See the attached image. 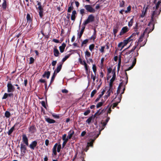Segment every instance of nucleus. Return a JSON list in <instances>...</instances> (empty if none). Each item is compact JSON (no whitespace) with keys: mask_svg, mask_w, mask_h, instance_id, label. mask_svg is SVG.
Wrapping results in <instances>:
<instances>
[{"mask_svg":"<svg viewBox=\"0 0 161 161\" xmlns=\"http://www.w3.org/2000/svg\"><path fill=\"white\" fill-rule=\"evenodd\" d=\"M91 55V53L88 51H86L85 52V57L86 58V59L87 60V58H86V57H90Z\"/></svg>","mask_w":161,"mask_h":161,"instance_id":"37","label":"nucleus"},{"mask_svg":"<svg viewBox=\"0 0 161 161\" xmlns=\"http://www.w3.org/2000/svg\"><path fill=\"white\" fill-rule=\"evenodd\" d=\"M57 148V151L58 153H59L60 151V150L61 148V144H58Z\"/></svg>","mask_w":161,"mask_h":161,"instance_id":"46","label":"nucleus"},{"mask_svg":"<svg viewBox=\"0 0 161 161\" xmlns=\"http://www.w3.org/2000/svg\"><path fill=\"white\" fill-rule=\"evenodd\" d=\"M45 120L47 122L50 124L54 123L56 122V121L54 120L51 119L47 117L45 118Z\"/></svg>","mask_w":161,"mask_h":161,"instance_id":"24","label":"nucleus"},{"mask_svg":"<svg viewBox=\"0 0 161 161\" xmlns=\"http://www.w3.org/2000/svg\"><path fill=\"white\" fill-rule=\"evenodd\" d=\"M26 146L22 143L20 144V150L22 155H24L26 153Z\"/></svg>","mask_w":161,"mask_h":161,"instance_id":"9","label":"nucleus"},{"mask_svg":"<svg viewBox=\"0 0 161 161\" xmlns=\"http://www.w3.org/2000/svg\"><path fill=\"white\" fill-rule=\"evenodd\" d=\"M148 29V28H146L145 30H144V32L141 35V36H140V37H139L138 40V42H137V44H139V42H142V41H143V38L144 37V35H145V34L146 33H147V29Z\"/></svg>","mask_w":161,"mask_h":161,"instance_id":"12","label":"nucleus"},{"mask_svg":"<svg viewBox=\"0 0 161 161\" xmlns=\"http://www.w3.org/2000/svg\"><path fill=\"white\" fill-rule=\"evenodd\" d=\"M136 58H134V60H133V61L132 62V65L128 69H127L125 71H129L131 69H132L133 67L135 66V65L136 63Z\"/></svg>","mask_w":161,"mask_h":161,"instance_id":"20","label":"nucleus"},{"mask_svg":"<svg viewBox=\"0 0 161 161\" xmlns=\"http://www.w3.org/2000/svg\"><path fill=\"white\" fill-rule=\"evenodd\" d=\"M88 39H86L84 40L82 42V46L86 44L88 42Z\"/></svg>","mask_w":161,"mask_h":161,"instance_id":"49","label":"nucleus"},{"mask_svg":"<svg viewBox=\"0 0 161 161\" xmlns=\"http://www.w3.org/2000/svg\"><path fill=\"white\" fill-rule=\"evenodd\" d=\"M133 40V39H130V37H129L127 40H124L123 42V45L122 46V48H123L129 42H130L131 41H132Z\"/></svg>","mask_w":161,"mask_h":161,"instance_id":"18","label":"nucleus"},{"mask_svg":"<svg viewBox=\"0 0 161 161\" xmlns=\"http://www.w3.org/2000/svg\"><path fill=\"white\" fill-rule=\"evenodd\" d=\"M85 27L86 25H83V26L82 27L81 29L80 33L79 34V33H78V37L79 39L80 38L81 36H82V35L84 32L85 29Z\"/></svg>","mask_w":161,"mask_h":161,"instance_id":"23","label":"nucleus"},{"mask_svg":"<svg viewBox=\"0 0 161 161\" xmlns=\"http://www.w3.org/2000/svg\"><path fill=\"white\" fill-rule=\"evenodd\" d=\"M38 141L37 140H35L32 141L31 143L29 146L30 148L32 150H34L37 145Z\"/></svg>","mask_w":161,"mask_h":161,"instance_id":"7","label":"nucleus"},{"mask_svg":"<svg viewBox=\"0 0 161 161\" xmlns=\"http://www.w3.org/2000/svg\"><path fill=\"white\" fill-rule=\"evenodd\" d=\"M83 63H84V67H85V69L86 71H88V66H87V65L86 63V62L85 61H83Z\"/></svg>","mask_w":161,"mask_h":161,"instance_id":"50","label":"nucleus"},{"mask_svg":"<svg viewBox=\"0 0 161 161\" xmlns=\"http://www.w3.org/2000/svg\"><path fill=\"white\" fill-rule=\"evenodd\" d=\"M97 92V91L95 89L93 90L91 94V97L92 98V97Z\"/></svg>","mask_w":161,"mask_h":161,"instance_id":"41","label":"nucleus"},{"mask_svg":"<svg viewBox=\"0 0 161 161\" xmlns=\"http://www.w3.org/2000/svg\"><path fill=\"white\" fill-rule=\"evenodd\" d=\"M100 124L102 125V126H100V129L99 130L100 132H99V133L98 134L99 135L100 134V132L104 129V128L105 127V126H106V123H102L101 122Z\"/></svg>","mask_w":161,"mask_h":161,"instance_id":"31","label":"nucleus"},{"mask_svg":"<svg viewBox=\"0 0 161 161\" xmlns=\"http://www.w3.org/2000/svg\"><path fill=\"white\" fill-rule=\"evenodd\" d=\"M122 98V96L121 95H119V97H118L119 101L115 103H114L112 105H111L110 107H112L113 109L114 108L116 107L118 105V103L121 101V98Z\"/></svg>","mask_w":161,"mask_h":161,"instance_id":"13","label":"nucleus"},{"mask_svg":"<svg viewBox=\"0 0 161 161\" xmlns=\"http://www.w3.org/2000/svg\"><path fill=\"white\" fill-rule=\"evenodd\" d=\"M50 75V72L49 71H45L42 75V77L43 78L46 77L47 79H48Z\"/></svg>","mask_w":161,"mask_h":161,"instance_id":"26","label":"nucleus"},{"mask_svg":"<svg viewBox=\"0 0 161 161\" xmlns=\"http://www.w3.org/2000/svg\"><path fill=\"white\" fill-rule=\"evenodd\" d=\"M135 31L136 32V33H133L129 37H130V39H133L134 38V40H135L136 38V35H138L139 34V32H138V31L137 30H135Z\"/></svg>","mask_w":161,"mask_h":161,"instance_id":"22","label":"nucleus"},{"mask_svg":"<svg viewBox=\"0 0 161 161\" xmlns=\"http://www.w3.org/2000/svg\"><path fill=\"white\" fill-rule=\"evenodd\" d=\"M34 58L32 57H30V58L29 64H32L34 62Z\"/></svg>","mask_w":161,"mask_h":161,"instance_id":"48","label":"nucleus"},{"mask_svg":"<svg viewBox=\"0 0 161 161\" xmlns=\"http://www.w3.org/2000/svg\"><path fill=\"white\" fill-rule=\"evenodd\" d=\"M66 134L62 136V140L64 141H66L68 142L69 139L68 137L67 138H66Z\"/></svg>","mask_w":161,"mask_h":161,"instance_id":"44","label":"nucleus"},{"mask_svg":"<svg viewBox=\"0 0 161 161\" xmlns=\"http://www.w3.org/2000/svg\"><path fill=\"white\" fill-rule=\"evenodd\" d=\"M63 93H67L68 92V91L67 90L64 89H62L61 91Z\"/></svg>","mask_w":161,"mask_h":161,"instance_id":"62","label":"nucleus"},{"mask_svg":"<svg viewBox=\"0 0 161 161\" xmlns=\"http://www.w3.org/2000/svg\"><path fill=\"white\" fill-rule=\"evenodd\" d=\"M70 15L69 14H68L66 16V18L67 19L66 20V21L67 22V24H68L70 22L69 20H70V17L69 16V15Z\"/></svg>","mask_w":161,"mask_h":161,"instance_id":"53","label":"nucleus"},{"mask_svg":"<svg viewBox=\"0 0 161 161\" xmlns=\"http://www.w3.org/2000/svg\"><path fill=\"white\" fill-rule=\"evenodd\" d=\"M131 9V6L130 5L127 8V9L126 10H125V12L126 13H128V12H129L130 11Z\"/></svg>","mask_w":161,"mask_h":161,"instance_id":"47","label":"nucleus"},{"mask_svg":"<svg viewBox=\"0 0 161 161\" xmlns=\"http://www.w3.org/2000/svg\"><path fill=\"white\" fill-rule=\"evenodd\" d=\"M113 88L112 87H109V90L107 91V94L108 97H109L111 94V93L112 92L113 93Z\"/></svg>","mask_w":161,"mask_h":161,"instance_id":"36","label":"nucleus"},{"mask_svg":"<svg viewBox=\"0 0 161 161\" xmlns=\"http://www.w3.org/2000/svg\"><path fill=\"white\" fill-rule=\"evenodd\" d=\"M52 116L54 118H56L57 119H58L60 117L59 115H56L54 114H52Z\"/></svg>","mask_w":161,"mask_h":161,"instance_id":"64","label":"nucleus"},{"mask_svg":"<svg viewBox=\"0 0 161 161\" xmlns=\"http://www.w3.org/2000/svg\"><path fill=\"white\" fill-rule=\"evenodd\" d=\"M37 130L36 128L35 125H33L30 126L28 128L29 132L33 134L36 132Z\"/></svg>","mask_w":161,"mask_h":161,"instance_id":"6","label":"nucleus"},{"mask_svg":"<svg viewBox=\"0 0 161 161\" xmlns=\"http://www.w3.org/2000/svg\"><path fill=\"white\" fill-rule=\"evenodd\" d=\"M86 12L91 13H94L96 12V10L93 8L92 5L91 4L85 5L84 6Z\"/></svg>","mask_w":161,"mask_h":161,"instance_id":"3","label":"nucleus"},{"mask_svg":"<svg viewBox=\"0 0 161 161\" xmlns=\"http://www.w3.org/2000/svg\"><path fill=\"white\" fill-rule=\"evenodd\" d=\"M149 27H147L148 28V29H147V36H148V34L150 33V32H149V31H150V29H152V26L151 25H149Z\"/></svg>","mask_w":161,"mask_h":161,"instance_id":"58","label":"nucleus"},{"mask_svg":"<svg viewBox=\"0 0 161 161\" xmlns=\"http://www.w3.org/2000/svg\"><path fill=\"white\" fill-rule=\"evenodd\" d=\"M102 95H101L100 94H99L98 96V97L95 100V103L97 102H98L100 98L102 97Z\"/></svg>","mask_w":161,"mask_h":161,"instance_id":"55","label":"nucleus"},{"mask_svg":"<svg viewBox=\"0 0 161 161\" xmlns=\"http://www.w3.org/2000/svg\"><path fill=\"white\" fill-rule=\"evenodd\" d=\"M57 146V143H55L52 149V155L53 156H56L57 154V150L56 149Z\"/></svg>","mask_w":161,"mask_h":161,"instance_id":"15","label":"nucleus"},{"mask_svg":"<svg viewBox=\"0 0 161 161\" xmlns=\"http://www.w3.org/2000/svg\"><path fill=\"white\" fill-rule=\"evenodd\" d=\"M105 100H103V99L102 100L101 102H99L96 105L97 108H98L102 107L104 103Z\"/></svg>","mask_w":161,"mask_h":161,"instance_id":"29","label":"nucleus"},{"mask_svg":"<svg viewBox=\"0 0 161 161\" xmlns=\"http://www.w3.org/2000/svg\"><path fill=\"white\" fill-rule=\"evenodd\" d=\"M138 46V44H137L136 45H135L133 47L131 50H129L128 52H126L125 54L126 55H128L130 54V53H131L132 54H133V53L136 49Z\"/></svg>","mask_w":161,"mask_h":161,"instance_id":"17","label":"nucleus"},{"mask_svg":"<svg viewBox=\"0 0 161 161\" xmlns=\"http://www.w3.org/2000/svg\"><path fill=\"white\" fill-rule=\"evenodd\" d=\"M147 9H148L147 7L146 8H145L144 7L143 10L142 11V14L141 15H140V17H141L142 18H143L145 16V15L146 14V13L147 12Z\"/></svg>","mask_w":161,"mask_h":161,"instance_id":"28","label":"nucleus"},{"mask_svg":"<svg viewBox=\"0 0 161 161\" xmlns=\"http://www.w3.org/2000/svg\"><path fill=\"white\" fill-rule=\"evenodd\" d=\"M62 65L63 63H60L59 65L57 66L56 69L55 70V72L56 71L57 73H58L60 71L62 67Z\"/></svg>","mask_w":161,"mask_h":161,"instance_id":"32","label":"nucleus"},{"mask_svg":"<svg viewBox=\"0 0 161 161\" xmlns=\"http://www.w3.org/2000/svg\"><path fill=\"white\" fill-rule=\"evenodd\" d=\"M7 93H5L4 94L3 96V97L2 99H6L8 97Z\"/></svg>","mask_w":161,"mask_h":161,"instance_id":"61","label":"nucleus"},{"mask_svg":"<svg viewBox=\"0 0 161 161\" xmlns=\"http://www.w3.org/2000/svg\"><path fill=\"white\" fill-rule=\"evenodd\" d=\"M53 52L54 55L56 57H58L60 53H59L58 50L57 48V47L54 46L53 48Z\"/></svg>","mask_w":161,"mask_h":161,"instance_id":"16","label":"nucleus"},{"mask_svg":"<svg viewBox=\"0 0 161 161\" xmlns=\"http://www.w3.org/2000/svg\"><path fill=\"white\" fill-rule=\"evenodd\" d=\"M94 47L95 45L93 44H92L89 46V49L91 51H92L94 49Z\"/></svg>","mask_w":161,"mask_h":161,"instance_id":"45","label":"nucleus"},{"mask_svg":"<svg viewBox=\"0 0 161 161\" xmlns=\"http://www.w3.org/2000/svg\"><path fill=\"white\" fill-rule=\"evenodd\" d=\"M36 8L37 9L39 10L38 12L40 17L42 19L43 16L44 9L43 6L41 7H37L36 6Z\"/></svg>","mask_w":161,"mask_h":161,"instance_id":"5","label":"nucleus"},{"mask_svg":"<svg viewBox=\"0 0 161 161\" xmlns=\"http://www.w3.org/2000/svg\"><path fill=\"white\" fill-rule=\"evenodd\" d=\"M120 3L119 4V6L120 7L123 8L125 6V2L123 1H119Z\"/></svg>","mask_w":161,"mask_h":161,"instance_id":"38","label":"nucleus"},{"mask_svg":"<svg viewBox=\"0 0 161 161\" xmlns=\"http://www.w3.org/2000/svg\"><path fill=\"white\" fill-rule=\"evenodd\" d=\"M22 140L23 142L25 144L28 146L29 145V143H28V139L25 134H23L22 135Z\"/></svg>","mask_w":161,"mask_h":161,"instance_id":"14","label":"nucleus"},{"mask_svg":"<svg viewBox=\"0 0 161 161\" xmlns=\"http://www.w3.org/2000/svg\"><path fill=\"white\" fill-rule=\"evenodd\" d=\"M134 22V18L133 17L132 18L129 22L128 24V26L129 27H131L133 25V23Z\"/></svg>","mask_w":161,"mask_h":161,"instance_id":"35","label":"nucleus"},{"mask_svg":"<svg viewBox=\"0 0 161 161\" xmlns=\"http://www.w3.org/2000/svg\"><path fill=\"white\" fill-rule=\"evenodd\" d=\"M92 69L93 72L95 74V75H96V71H97V68L95 64H93L92 65Z\"/></svg>","mask_w":161,"mask_h":161,"instance_id":"42","label":"nucleus"},{"mask_svg":"<svg viewBox=\"0 0 161 161\" xmlns=\"http://www.w3.org/2000/svg\"><path fill=\"white\" fill-rule=\"evenodd\" d=\"M77 13L76 10H74L72 12V14L71 16V20L74 21L76 18Z\"/></svg>","mask_w":161,"mask_h":161,"instance_id":"21","label":"nucleus"},{"mask_svg":"<svg viewBox=\"0 0 161 161\" xmlns=\"http://www.w3.org/2000/svg\"><path fill=\"white\" fill-rule=\"evenodd\" d=\"M119 30V26H118L117 25L113 29V31L115 37L116 36V34L118 32V31Z\"/></svg>","mask_w":161,"mask_h":161,"instance_id":"27","label":"nucleus"},{"mask_svg":"<svg viewBox=\"0 0 161 161\" xmlns=\"http://www.w3.org/2000/svg\"><path fill=\"white\" fill-rule=\"evenodd\" d=\"M73 9V6H69L68 7L67 11L69 13H70V12H71V10Z\"/></svg>","mask_w":161,"mask_h":161,"instance_id":"54","label":"nucleus"},{"mask_svg":"<svg viewBox=\"0 0 161 161\" xmlns=\"http://www.w3.org/2000/svg\"><path fill=\"white\" fill-rule=\"evenodd\" d=\"M109 119H110V117H108L107 116V118L105 120V122H103V121H101V123H106V125L107 123L108 122L109 120Z\"/></svg>","mask_w":161,"mask_h":161,"instance_id":"52","label":"nucleus"},{"mask_svg":"<svg viewBox=\"0 0 161 161\" xmlns=\"http://www.w3.org/2000/svg\"><path fill=\"white\" fill-rule=\"evenodd\" d=\"M95 17L92 14L89 15L86 19L83 22L82 25H86L91 23L93 22L94 20Z\"/></svg>","mask_w":161,"mask_h":161,"instance_id":"2","label":"nucleus"},{"mask_svg":"<svg viewBox=\"0 0 161 161\" xmlns=\"http://www.w3.org/2000/svg\"><path fill=\"white\" fill-rule=\"evenodd\" d=\"M64 49H65V48L64 47H63L61 46H60L59 47V49L60 52L61 53H62L64 52Z\"/></svg>","mask_w":161,"mask_h":161,"instance_id":"57","label":"nucleus"},{"mask_svg":"<svg viewBox=\"0 0 161 161\" xmlns=\"http://www.w3.org/2000/svg\"><path fill=\"white\" fill-rule=\"evenodd\" d=\"M7 92L8 93L13 92L15 90V88L12 85L11 81H8L7 85Z\"/></svg>","mask_w":161,"mask_h":161,"instance_id":"4","label":"nucleus"},{"mask_svg":"<svg viewBox=\"0 0 161 161\" xmlns=\"http://www.w3.org/2000/svg\"><path fill=\"white\" fill-rule=\"evenodd\" d=\"M56 75H57V73H56L55 71L53 73V75H52V77L51 81H50V83L49 84V85H50L51 84V83L53 82Z\"/></svg>","mask_w":161,"mask_h":161,"instance_id":"30","label":"nucleus"},{"mask_svg":"<svg viewBox=\"0 0 161 161\" xmlns=\"http://www.w3.org/2000/svg\"><path fill=\"white\" fill-rule=\"evenodd\" d=\"M31 14V15L29 13L27 14L26 17L27 23H28L29 24L31 23L33 21V16Z\"/></svg>","mask_w":161,"mask_h":161,"instance_id":"11","label":"nucleus"},{"mask_svg":"<svg viewBox=\"0 0 161 161\" xmlns=\"http://www.w3.org/2000/svg\"><path fill=\"white\" fill-rule=\"evenodd\" d=\"M115 69H114L113 70V75L112 78L110 79L109 82V87H112L113 82L114 80L116 77V73L115 71Z\"/></svg>","mask_w":161,"mask_h":161,"instance_id":"8","label":"nucleus"},{"mask_svg":"<svg viewBox=\"0 0 161 161\" xmlns=\"http://www.w3.org/2000/svg\"><path fill=\"white\" fill-rule=\"evenodd\" d=\"M5 116L8 118H9L11 115L10 113L8 111H6L4 114Z\"/></svg>","mask_w":161,"mask_h":161,"instance_id":"40","label":"nucleus"},{"mask_svg":"<svg viewBox=\"0 0 161 161\" xmlns=\"http://www.w3.org/2000/svg\"><path fill=\"white\" fill-rule=\"evenodd\" d=\"M125 76H126V77H125L126 81H125V85H126L128 82V75H127V73L126 72H125Z\"/></svg>","mask_w":161,"mask_h":161,"instance_id":"59","label":"nucleus"},{"mask_svg":"<svg viewBox=\"0 0 161 161\" xmlns=\"http://www.w3.org/2000/svg\"><path fill=\"white\" fill-rule=\"evenodd\" d=\"M96 35H93L92 36L90 37V39L94 41L96 38Z\"/></svg>","mask_w":161,"mask_h":161,"instance_id":"63","label":"nucleus"},{"mask_svg":"<svg viewBox=\"0 0 161 161\" xmlns=\"http://www.w3.org/2000/svg\"><path fill=\"white\" fill-rule=\"evenodd\" d=\"M161 12V9L159 10L158 9H155V10L153 12L151 15V18L150 22L148 24V25H152V29H150L149 32V33L151 32L154 30L155 24L157 23V20L156 18H158V16L160 14Z\"/></svg>","mask_w":161,"mask_h":161,"instance_id":"1","label":"nucleus"},{"mask_svg":"<svg viewBox=\"0 0 161 161\" xmlns=\"http://www.w3.org/2000/svg\"><path fill=\"white\" fill-rule=\"evenodd\" d=\"M15 126V124L12 127H11L10 129L8 130V132H7L8 135H10L12 132L14 130V129Z\"/></svg>","mask_w":161,"mask_h":161,"instance_id":"34","label":"nucleus"},{"mask_svg":"<svg viewBox=\"0 0 161 161\" xmlns=\"http://www.w3.org/2000/svg\"><path fill=\"white\" fill-rule=\"evenodd\" d=\"M2 8L4 9H5L7 8V4L6 1L5 0H4L2 5Z\"/></svg>","mask_w":161,"mask_h":161,"instance_id":"39","label":"nucleus"},{"mask_svg":"<svg viewBox=\"0 0 161 161\" xmlns=\"http://www.w3.org/2000/svg\"><path fill=\"white\" fill-rule=\"evenodd\" d=\"M71 54H69L65 56L62 59V63H63H63L70 57Z\"/></svg>","mask_w":161,"mask_h":161,"instance_id":"33","label":"nucleus"},{"mask_svg":"<svg viewBox=\"0 0 161 161\" xmlns=\"http://www.w3.org/2000/svg\"><path fill=\"white\" fill-rule=\"evenodd\" d=\"M93 118L92 116H91L89 117L86 120V122L89 124L91 123V121Z\"/></svg>","mask_w":161,"mask_h":161,"instance_id":"43","label":"nucleus"},{"mask_svg":"<svg viewBox=\"0 0 161 161\" xmlns=\"http://www.w3.org/2000/svg\"><path fill=\"white\" fill-rule=\"evenodd\" d=\"M129 29L127 26L124 27L121 30L120 33L119 35L122 36L129 31Z\"/></svg>","mask_w":161,"mask_h":161,"instance_id":"10","label":"nucleus"},{"mask_svg":"<svg viewBox=\"0 0 161 161\" xmlns=\"http://www.w3.org/2000/svg\"><path fill=\"white\" fill-rule=\"evenodd\" d=\"M105 48V47L104 46H102L101 47V48L99 50L101 53H103L104 52V49Z\"/></svg>","mask_w":161,"mask_h":161,"instance_id":"56","label":"nucleus"},{"mask_svg":"<svg viewBox=\"0 0 161 161\" xmlns=\"http://www.w3.org/2000/svg\"><path fill=\"white\" fill-rule=\"evenodd\" d=\"M99 136V134H97L96 136L94 137V139H92V140L91 141L89 142H88L87 145L88 146L90 147H93V143L94 141V140L97 138Z\"/></svg>","mask_w":161,"mask_h":161,"instance_id":"19","label":"nucleus"},{"mask_svg":"<svg viewBox=\"0 0 161 161\" xmlns=\"http://www.w3.org/2000/svg\"><path fill=\"white\" fill-rule=\"evenodd\" d=\"M75 132L73 130H71L68 133V135L67 137L69 139H71L73 135L74 134Z\"/></svg>","mask_w":161,"mask_h":161,"instance_id":"25","label":"nucleus"},{"mask_svg":"<svg viewBox=\"0 0 161 161\" xmlns=\"http://www.w3.org/2000/svg\"><path fill=\"white\" fill-rule=\"evenodd\" d=\"M90 113V110H87L85 112H84V115L86 116L88 114H89Z\"/></svg>","mask_w":161,"mask_h":161,"instance_id":"60","label":"nucleus"},{"mask_svg":"<svg viewBox=\"0 0 161 161\" xmlns=\"http://www.w3.org/2000/svg\"><path fill=\"white\" fill-rule=\"evenodd\" d=\"M85 10L84 8H82L80 10V14L83 15L85 14Z\"/></svg>","mask_w":161,"mask_h":161,"instance_id":"51","label":"nucleus"}]
</instances>
